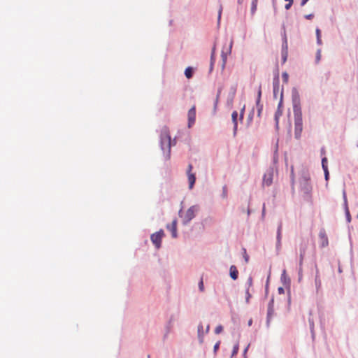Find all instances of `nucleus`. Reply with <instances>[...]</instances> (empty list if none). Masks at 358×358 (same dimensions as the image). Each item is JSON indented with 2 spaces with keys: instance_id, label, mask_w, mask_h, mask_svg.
Segmentation results:
<instances>
[{
  "instance_id": "1",
  "label": "nucleus",
  "mask_w": 358,
  "mask_h": 358,
  "mask_svg": "<svg viewBox=\"0 0 358 358\" xmlns=\"http://www.w3.org/2000/svg\"><path fill=\"white\" fill-rule=\"evenodd\" d=\"M160 145L162 150L164 152V157L166 160L171 158V138L169 130L167 127H164L160 134Z\"/></svg>"
},
{
  "instance_id": "2",
  "label": "nucleus",
  "mask_w": 358,
  "mask_h": 358,
  "mask_svg": "<svg viewBox=\"0 0 358 358\" xmlns=\"http://www.w3.org/2000/svg\"><path fill=\"white\" fill-rule=\"evenodd\" d=\"M303 131V120L301 112L294 113V136L296 138L301 137Z\"/></svg>"
},
{
  "instance_id": "3",
  "label": "nucleus",
  "mask_w": 358,
  "mask_h": 358,
  "mask_svg": "<svg viewBox=\"0 0 358 358\" xmlns=\"http://www.w3.org/2000/svg\"><path fill=\"white\" fill-rule=\"evenodd\" d=\"M198 209L199 208L197 206H192L188 208L184 214L182 213L181 210L180 211V216L182 217V222L185 224L189 223L195 217Z\"/></svg>"
},
{
  "instance_id": "4",
  "label": "nucleus",
  "mask_w": 358,
  "mask_h": 358,
  "mask_svg": "<svg viewBox=\"0 0 358 358\" xmlns=\"http://www.w3.org/2000/svg\"><path fill=\"white\" fill-rule=\"evenodd\" d=\"M164 236V232L162 229L159 231L154 233L151 235L150 239L152 243L155 245L157 249L160 248L162 244V240Z\"/></svg>"
},
{
  "instance_id": "5",
  "label": "nucleus",
  "mask_w": 358,
  "mask_h": 358,
  "mask_svg": "<svg viewBox=\"0 0 358 358\" xmlns=\"http://www.w3.org/2000/svg\"><path fill=\"white\" fill-rule=\"evenodd\" d=\"M192 169H193L192 165L191 164H189L188 165L187 171L189 189H192V187L195 183V181H196L195 174L192 173Z\"/></svg>"
},
{
  "instance_id": "6",
  "label": "nucleus",
  "mask_w": 358,
  "mask_h": 358,
  "mask_svg": "<svg viewBox=\"0 0 358 358\" xmlns=\"http://www.w3.org/2000/svg\"><path fill=\"white\" fill-rule=\"evenodd\" d=\"M196 120V107L193 106L188 111V127H191Z\"/></svg>"
},
{
  "instance_id": "7",
  "label": "nucleus",
  "mask_w": 358,
  "mask_h": 358,
  "mask_svg": "<svg viewBox=\"0 0 358 358\" xmlns=\"http://www.w3.org/2000/svg\"><path fill=\"white\" fill-rule=\"evenodd\" d=\"M177 222V220L174 219L171 224L166 225V229L171 232L173 238H176L178 236Z\"/></svg>"
},
{
  "instance_id": "8",
  "label": "nucleus",
  "mask_w": 358,
  "mask_h": 358,
  "mask_svg": "<svg viewBox=\"0 0 358 358\" xmlns=\"http://www.w3.org/2000/svg\"><path fill=\"white\" fill-rule=\"evenodd\" d=\"M274 315V301L271 299L268 304V311H267V324H269V322Z\"/></svg>"
},
{
  "instance_id": "9",
  "label": "nucleus",
  "mask_w": 358,
  "mask_h": 358,
  "mask_svg": "<svg viewBox=\"0 0 358 358\" xmlns=\"http://www.w3.org/2000/svg\"><path fill=\"white\" fill-rule=\"evenodd\" d=\"M273 96L276 99L277 95L280 92V80H279L278 73H277V74L275 75V76L273 79Z\"/></svg>"
},
{
  "instance_id": "10",
  "label": "nucleus",
  "mask_w": 358,
  "mask_h": 358,
  "mask_svg": "<svg viewBox=\"0 0 358 358\" xmlns=\"http://www.w3.org/2000/svg\"><path fill=\"white\" fill-rule=\"evenodd\" d=\"M282 101V90L280 92V102H279V104L278 106V109L275 113V123H276L277 126L278 125V123H279V118L282 114V110L281 109Z\"/></svg>"
},
{
  "instance_id": "11",
  "label": "nucleus",
  "mask_w": 358,
  "mask_h": 358,
  "mask_svg": "<svg viewBox=\"0 0 358 358\" xmlns=\"http://www.w3.org/2000/svg\"><path fill=\"white\" fill-rule=\"evenodd\" d=\"M232 45H233V40H231L229 47H227L226 48L224 47L222 48V50L221 52V56H222L224 63H225V62L227 60V55L231 54Z\"/></svg>"
},
{
  "instance_id": "12",
  "label": "nucleus",
  "mask_w": 358,
  "mask_h": 358,
  "mask_svg": "<svg viewBox=\"0 0 358 358\" xmlns=\"http://www.w3.org/2000/svg\"><path fill=\"white\" fill-rule=\"evenodd\" d=\"M252 278H249L248 280V282L246 285V289H245V301L247 303L250 302V299L251 298V294L250 293V289L252 287Z\"/></svg>"
},
{
  "instance_id": "13",
  "label": "nucleus",
  "mask_w": 358,
  "mask_h": 358,
  "mask_svg": "<svg viewBox=\"0 0 358 358\" xmlns=\"http://www.w3.org/2000/svg\"><path fill=\"white\" fill-rule=\"evenodd\" d=\"M231 119L234 124V135L236 134L237 127H238V113L237 111H234L231 114Z\"/></svg>"
},
{
  "instance_id": "14",
  "label": "nucleus",
  "mask_w": 358,
  "mask_h": 358,
  "mask_svg": "<svg viewBox=\"0 0 358 358\" xmlns=\"http://www.w3.org/2000/svg\"><path fill=\"white\" fill-rule=\"evenodd\" d=\"M319 237L320 238V241H321V245L322 247H326L328 245V238H327V234H325L324 231H320V234H319Z\"/></svg>"
},
{
  "instance_id": "15",
  "label": "nucleus",
  "mask_w": 358,
  "mask_h": 358,
  "mask_svg": "<svg viewBox=\"0 0 358 358\" xmlns=\"http://www.w3.org/2000/svg\"><path fill=\"white\" fill-rule=\"evenodd\" d=\"M238 271L237 268L232 265L230 266V276L233 280H236L238 278Z\"/></svg>"
},
{
  "instance_id": "16",
  "label": "nucleus",
  "mask_w": 358,
  "mask_h": 358,
  "mask_svg": "<svg viewBox=\"0 0 358 358\" xmlns=\"http://www.w3.org/2000/svg\"><path fill=\"white\" fill-rule=\"evenodd\" d=\"M185 75L187 78L189 79L192 77L193 75V69L191 67H187L185 71Z\"/></svg>"
},
{
  "instance_id": "17",
  "label": "nucleus",
  "mask_w": 358,
  "mask_h": 358,
  "mask_svg": "<svg viewBox=\"0 0 358 358\" xmlns=\"http://www.w3.org/2000/svg\"><path fill=\"white\" fill-rule=\"evenodd\" d=\"M215 59V47L213 48L211 56H210V68H213V64Z\"/></svg>"
},
{
  "instance_id": "18",
  "label": "nucleus",
  "mask_w": 358,
  "mask_h": 358,
  "mask_svg": "<svg viewBox=\"0 0 358 358\" xmlns=\"http://www.w3.org/2000/svg\"><path fill=\"white\" fill-rule=\"evenodd\" d=\"M272 182V178H271V176L269 175V176H267V175H264V183L266 184L267 186L270 185Z\"/></svg>"
},
{
  "instance_id": "19",
  "label": "nucleus",
  "mask_w": 358,
  "mask_h": 358,
  "mask_svg": "<svg viewBox=\"0 0 358 358\" xmlns=\"http://www.w3.org/2000/svg\"><path fill=\"white\" fill-rule=\"evenodd\" d=\"M257 0H253L252 1V4H251V13L252 14H254L257 10Z\"/></svg>"
},
{
  "instance_id": "20",
  "label": "nucleus",
  "mask_w": 358,
  "mask_h": 358,
  "mask_svg": "<svg viewBox=\"0 0 358 358\" xmlns=\"http://www.w3.org/2000/svg\"><path fill=\"white\" fill-rule=\"evenodd\" d=\"M202 331H203V325L199 324L198 327V335H199V338L201 343L203 342V334L201 333Z\"/></svg>"
},
{
  "instance_id": "21",
  "label": "nucleus",
  "mask_w": 358,
  "mask_h": 358,
  "mask_svg": "<svg viewBox=\"0 0 358 358\" xmlns=\"http://www.w3.org/2000/svg\"><path fill=\"white\" fill-rule=\"evenodd\" d=\"M261 96H262V87H261V86H259V89H258V92H257V101H256L257 106H259V103H260Z\"/></svg>"
},
{
  "instance_id": "22",
  "label": "nucleus",
  "mask_w": 358,
  "mask_h": 358,
  "mask_svg": "<svg viewBox=\"0 0 358 358\" xmlns=\"http://www.w3.org/2000/svg\"><path fill=\"white\" fill-rule=\"evenodd\" d=\"M316 35H317V42L319 45H321L322 44L321 31L319 29H316Z\"/></svg>"
},
{
  "instance_id": "23",
  "label": "nucleus",
  "mask_w": 358,
  "mask_h": 358,
  "mask_svg": "<svg viewBox=\"0 0 358 358\" xmlns=\"http://www.w3.org/2000/svg\"><path fill=\"white\" fill-rule=\"evenodd\" d=\"M281 230H282V224H280L278 226V231H277V239H278V243H280V238H281Z\"/></svg>"
},
{
  "instance_id": "24",
  "label": "nucleus",
  "mask_w": 358,
  "mask_h": 358,
  "mask_svg": "<svg viewBox=\"0 0 358 358\" xmlns=\"http://www.w3.org/2000/svg\"><path fill=\"white\" fill-rule=\"evenodd\" d=\"M305 251H306L305 248H303L300 250V264H302V262H303V257L305 255Z\"/></svg>"
},
{
  "instance_id": "25",
  "label": "nucleus",
  "mask_w": 358,
  "mask_h": 358,
  "mask_svg": "<svg viewBox=\"0 0 358 358\" xmlns=\"http://www.w3.org/2000/svg\"><path fill=\"white\" fill-rule=\"evenodd\" d=\"M223 330V327L222 325H218L216 327L215 329V333L216 334H220Z\"/></svg>"
},
{
  "instance_id": "26",
  "label": "nucleus",
  "mask_w": 358,
  "mask_h": 358,
  "mask_svg": "<svg viewBox=\"0 0 358 358\" xmlns=\"http://www.w3.org/2000/svg\"><path fill=\"white\" fill-rule=\"evenodd\" d=\"M199 287L201 292H203L204 290V286H203V278H201L200 282H199Z\"/></svg>"
},
{
  "instance_id": "27",
  "label": "nucleus",
  "mask_w": 358,
  "mask_h": 358,
  "mask_svg": "<svg viewBox=\"0 0 358 358\" xmlns=\"http://www.w3.org/2000/svg\"><path fill=\"white\" fill-rule=\"evenodd\" d=\"M238 352V345H236L234 346L233 351H232V356L236 355Z\"/></svg>"
},
{
  "instance_id": "28",
  "label": "nucleus",
  "mask_w": 358,
  "mask_h": 358,
  "mask_svg": "<svg viewBox=\"0 0 358 358\" xmlns=\"http://www.w3.org/2000/svg\"><path fill=\"white\" fill-rule=\"evenodd\" d=\"M320 59H321V50H318L317 51V54H316V62H319Z\"/></svg>"
},
{
  "instance_id": "29",
  "label": "nucleus",
  "mask_w": 358,
  "mask_h": 358,
  "mask_svg": "<svg viewBox=\"0 0 358 358\" xmlns=\"http://www.w3.org/2000/svg\"><path fill=\"white\" fill-rule=\"evenodd\" d=\"M283 80L287 83L288 80V74L286 72H284L282 75Z\"/></svg>"
},
{
  "instance_id": "30",
  "label": "nucleus",
  "mask_w": 358,
  "mask_h": 358,
  "mask_svg": "<svg viewBox=\"0 0 358 358\" xmlns=\"http://www.w3.org/2000/svg\"><path fill=\"white\" fill-rule=\"evenodd\" d=\"M257 112H258V116H260L261 115V113H262V108H263V106L260 103H259V106H257Z\"/></svg>"
},
{
  "instance_id": "31",
  "label": "nucleus",
  "mask_w": 358,
  "mask_h": 358,
  "mask_svg": "<svg viewBox=\"0 0 358 358\" xmlns=\"http://www.w3.org/2000/svg\"><path fill=\"white\" fill-rule=\"evenodd\" d=\"M222 12V5H220L219 10H218V22L220 20Z\"/></svg>"
},
{
  "instance_id": "32",
  "label": "nucleus",
  "mask_w": 358,
  "mask_h": 358,
  "mask_svg": "<svg viewBox=\"0 0 358 358\" xmlns=\"http://www.w3.org/2000/svg\"><path fill=\"white\" fill-rule=\"evenodd\" d=\"M343 197L345 203L347 205L348 200H347L346 192L345 189H343Z\"/></svg>"
},
{
  "instance_id": "33",
  "label": "nucleus",
  "mask_w": 358,
  "mask_h": 358,
  "mask_svg": "<svg viewBox=\"0 0 358 358\" xmlns=\"http://www.w3.org/2000/svg\"><path fill=\"white\" fill-rule=\"evenodd\" d=\"M244 111H245V106H243V108H242L241 111V113H240V120L242 121L243 119V115H244Z\"/></svg>"
},
{
  "instance_id": "34",
  "label": "nucleus",
  "mask_w": 358,
  "mask_h": 358,
  "mask_svg": "<svg viewBox=\"0 0 358 358\" xmlns=\"http://www.w3.org/2000/svg\"><path fill=\"white\" fill-rule=\"evenodd\" d=\"M220 341H218L217 343H215V345H214V352H216L217 350L219 349V347H220Z\"/></svg>"
},
{
  "instance_id": "35",
  "label": "nucleus",
  "mask_w": 358,
  "mask_h": 358,
  "mask_svg": "<svg viewBox=\"0 0 358 358\" xmlns=\"http://www.w3.org/2000/svg\"><path fill=\"white\" fill-rule=\"evenodd\" d=\"M288 2H289V3H287V4L285 5V6L286 10L289 9V8L291 7V6H292V3H293V1H291V2H290V1H288Z\"/></svg>"
},
{
  "instance_id": "36",
  "label": "nucleus",
  "mask_w": 358,
  "mask_h": 358,
  "mask_svg": "<svg viewBox=\"0 0 358 358\" xmlns=\"http://www.w3.org/2000/svg\"><path fill=\"white\" fill-rule=\"evenodd\" d=\"M243 250H244V259H245V262H248V259H249V257L246 253L245 249H244Z\"/></svg>"
},
{
  "instance_id": "37",
  "label": "nucleus",
  "mask_w": 358,
  "mask_h": 358,
  "mask_svg": "<svg viewBox=\"0 0 358 358\" xmlns=\"http://www.w3.org/2000/svg\"><path fill=\"white\" fill-rule=\"evenodd\" d=\"M315 283L317 287L320 286V280L318 278L317 276L315 278Z\"/></svg>"
},
{
  "instance_id": "38",
  "label": "nucleus",
  "mask_w": 358,
  "mask_h": 358,
  "mask_svg": "<svg viewBox=\"0 0 358 358\" xmlns=\"http://www.w3.org/2000/svg\"><path fill=\"white\" fill-rule=\"evenodd\" d=\"M327 165V159L326 157L322 158V165Z\"/></svg>"
},
{
  "instance_id": "39",
  "label": "nucleus",
  "mask_w": 358,
  "mask_h": 358,
  "mask_svg": "<svg viewBox=\"0 0 358 358\" xmlns=\"http://www.w3.org/2000/svg\"><path fill=\"white\" fill-rule=\"evenodd\" d=\"M305 17L308 20H311L313 17V14H309V15H306L305 16Z\"/></svg>"
},
{
  "instance_id": "40",
  "label": "nucleus",
  "mask_w": 358,
  "mask_h": 358,
  "mask_svg": "<svg viewBox=\"0 0 358 358\" xmlns=\"http://www.w3.org/2000/svg\"><path fill=\"white\" fill-rule=\"evenodd\" d=\"M325 175V179L327 180L329 179V171H324Z\"/></svg>"
},
{
  "instance_id": "41",
  "label": "nucleus",
  "mask_w": 358,
  "mask_h": 358,
  "mask_svg": "<svg viewBox=\"0 0 358 358\" xmlns=\"http://www.w3.org/2000/svg\"><path fill=\"white\" fill-rule=\"evenodd\" d=\"M322 166L324 171H329L327 165L322 164Z\"/></svg>"
},
{
  "instance_id": "42",
  "label": "nucleus",
  "mask_w": 358,
  "mask_h": 358,
  "mask_svg": "<svg viewBox=\"0 0 358 358\" xmlns=\"http://www.w3.org/2000/svg\"><path fill=\"white\" fill-rule=\"evenodd\" d=\"M278 290L279 294L284 293V289L282 287H279Z\"/></svg>"
},
{
  "instance_id": "43",
  "label": "nucleus",
  "mask_w": 358,
  "mask_h": 358,
  "mask_svg": "<svg viewBox=\"0 0 358 358\" xmlns=\"http://www.w3.org/2000/svg\"><path fill=\"white\" fill-rule=\"evenodd\" d=\"M309 0H301V5L303 6Z\"/></svg>"
},
{
  "instance_id": "44",
  "label": "nucleus",
  "mask_w": 358,
  "mask_h": 358,
  "mask_svg": "<svg viewBox=\"0 0 358 358\" xmlns=\"http://www.w3.org/2000/svg\"><path fill=\"white\" fill-rule=\"evenodd\" d=\"M347 218H348V221L350 222V213H349L348 210H347Z\"/></svg>"
},
{
  "instance_id": "45",
  "label": "nucleus",
  "mask_w": 358,
  "mask_h": 358,
  "mask_svg": "<svg viewBox=\"0 0 358 358\" xmlns=\"http://www.w3.org/2000/svg\"><path fill=\"white\" fill-rule=\"evenodd\" d=\"M252 320H250L248 321V325H249V326H250V325L252 324Z\"/></svg>"
},
{
  "instance_id": "46",
  "label": "nucleus",
  "mask_w": 358,
  "mask_h": 358,
  "mask_svg": "<svg viewBox=\"0 0 358 358\" xmlns=\"http://www.w3.org/2000/svg\"><path fill=\"white\" fill-rule=\"evenodd\" d=\"M208 330H209V326H208L207 328H206V332H208Z\"/></svg>"
},
{
  "instance_id": "47",
  "label": "nucleus",
  "mask_w": 358,
  "mask_h": 358,
  "mask_svg": "<svg viewBox=\"0 0 358 358\" xmlns=\"http://www.w3.org/2000/svg\"><path fill=\"white\" fill-rule=\"evenodd\" d=\"M247 350H248V348L245 350H244L245 353L247 352Z\"/></svg>"
},
{
  "instance_id": "48",
  "label": "nucleus",
  "mask_w": 358,
  "mask_h": 358,
  "mask_svg": "<svg viewBox=\"0 0 358 358\" xmlns=\"http://www.w3.org/2000/svg\"><path fill=\"white\" fill-rule=\"evenodd\" d=\"M242 2V0H238V3H241Z\"/></svg>"
}]
</instances>
